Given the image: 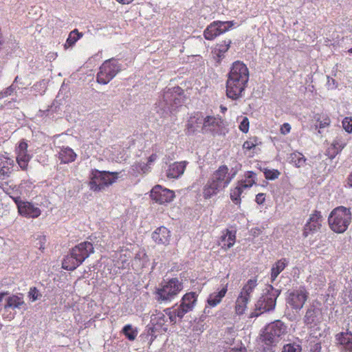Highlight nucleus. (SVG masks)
<instances>
[{"instance_id":"5701e85b","label":"nucleus","mask_w":352,"mask_h":352,"mask_svg":"<svg viewBox=\"0 0 352 352\" xmlns=\"http://www.w3.org/2000/svg\"><path fill=\"white\" fill-rule=\"evenodd\" d=\"M170 231L164 226L157 228L152 234V239L158 244H166L168 242Z\"/></svg>"},{"instance_id":"2eb2a0df","label":"nucleus","mask_w":352,"mask_h":352,"mask_svg":"<svg viewBox=\"0 0 352 352\" xmlns=\"http://www.w3.org/2000/svg\"><path fill=\"white\" fill-rule=\"evenodd\" d=\"M197 294L196 292L186 294L182 298L181 304L178 307V318H182L184 315L192 311L196 304Z\"/></svg>"},{"instance_id":"f704fd0d","label":"nucleus","mask_w":352,"mask_h":352,"mask_svg":"<svg viewBox=\"0 0 352 352\" xmlns=\"http://www.w3.org/2000/svg\"><path fill=\"white\" fill-rule=\"evenodd\" d=\"M121 333L129 340L133 341L138 336V329L137 327L132 326L130 324H126L123 327Z\"/></svg>"},{"instance_id":"b1692460","label":"nucleus","mask_w":352,"mask_h":352,"mask_svg":"<svg viewBox=\"0 0 352 352\" xmlns=\"http://www.w3.org/2000/svg\"><path fill=\"white\" fill-rule=\"evenodd\" d=\"M228 291V285H224L219 292L210 294L207 299L208 305L210 307H214L219 305Z\"/></svg>"},{"instance_id":"6ab92c4d","label":"nucleus","mask_w":352,"mask_h":352,"mask_svg":"<svg viewBox=\"0 0 352 352\" xmlns=\"http://www.w3.org/2000/svg\"><path fill=\"white\" fill-rule=\"evenodd\" d=\"M204 119L200 113H196L190 117L186 124V134L188 135H193L203 125Z\"/></svg>"},{"instance_id":"4be33fe9","label":"nucleus","mask_w":352,"mask_h":352,"mask_svg":"<svg viewBox=\"0 0 352 352\" xmlns=\"http://www.w3.org/2000/svg\"><path fill=\"white\" fill-rule=\"evenodd\" d=\"M332 218L333 220H350L351 219L350 209L344 206H338L331 211L328 220Z\"/></svg>"},{"instance_id":"4c0bfd02","label":"nucleus","mask_w":352,"mask_h":352,"mask_svg":"<svg viewBox=\"0 0 352 352\" xmlns=\"http://www.w3.org/2000/svg\"><path fill=\"white\" fill-rule=\"evenodd\" d=\"M261 144L262 142L258 137L250 136L243 142L242 147L243 150L250 151Z\"/></svg>"},{"instance_id":"7ed1b4c3","label":"nucleus","mask_w":352,"mask_h":352,"mask_svg":"<svg viewBox=\"0 0 352 352\" xmlns=\"http://www.w3.org/2000/svg\"><path fill=\"white\" fill-rule=\"evenodd\" d=\"M287 333V326L280 320H276L266 326L261 335V342L264 352H272L273 347L276 346Z\"/></svg>"},{"instance_id":"a19ab883","label":"nucleus","mask_w":352,"mask_h":352,"mask_svg":"<svg viewBox=\"0 0 352 352\" xmlns=\"http://www.w3.org/2000/svg\"><path fill=\"white\" fill-rule=\"evenodd\" d=\"M244 190H245L238 184L230 190V198L234 204H239L241 203V196Z\"/></svg>"},{"instance_id":"052dcab7","label":"nucleus","mask_w":352,"mask_h":352,"mask_svg":"<svg viewBox=\"0 0 352 352\" xmlns=\"http://www.w3.org/2000/svg\"><path fill=\"white\" fill-rule=\"evenodd\" d=\"M347 184L350 187L352 188V172L350 173L347 178Z\"/></svg>"},{"instance_id":"9b49d317","label":"nucleus","mask_w":352,"mask_h":352,"mask_svg":"<svg viewBox=\"0 0 352 352\" xmlns=\"http://www.w3.org/2000/svg\"><path fill=\"white\" fill-rule=\"evenodd\" d=\"M151 199L160 205L170 203L175 197V192L163 187L161 185H155L150 192Z\"/></svg>"},{"instance_id":"09e8293b","label":"nucleus","mask_w":352,"mask_h":352,"mask_svg":"<svg viewBox=\"0 0 352 352\" xmlns=\"http://www.w3.org/2000/svg\"><path fill=\"white\" fill-rule=\"evenodd\" d=\"M158 330H155V327L151 325V324L147 326V336H151V342H153L156 338L155 333Z\"/></svg>"},{"instance_id":"0eeeda50","label":"nucleus","mask_w":352,"mask_h":352,"mask_svg":"<svg viewBox=\"0 0 352 352\" xmlns=\"http://www.w3.org/2000/svg\"><path fill=\"white\" fill-rule=\"evenodd\" d=\"M234 24V21H214L205 29L204 36L206 40L212 41L221 34L229 31Z\"/></svg>"},{"instance_id":"f257e3e1","label":"nucleus","mask_w":352,"mask_h":352,"mask_svg":"<svg viewBox=\"0 0 352 352\" xmlns=\"http://www.w3.org/2000/svg\"><path fill=\"white\" fill-rule=\"evenodd\" d=\"M250 78L247 65L242 61H234L228 74L226 80V96L232 100L241 98L245 92Z\"/></svg>"},{"instance_id":"a18cd8bd","label":"nucleus","mask_w":352,"mask_h":352,"mask_svg":"<svg viewBox=\"0 0 352 352\" xmlns=\"http://www.w3.org/2000/svg\"><path fill=\"white\" fill-rule=\"evenodd\" d=\"M164 311L166 312V316H168L170 322L176 323V318H178V307L173 311L170 309H166Z\"/></svg>"},{"instance_id":"bf43d9fd","label":"nucleus","mask_w":352,"mask_h":352,"mask_svg":"<svg viewBox=\"0 0 352 352\" xmlns=\"http://www.w3.org/2000/svg\"><path fill=\"white\" fill-rule=\"evenodd\" d=\"M315 221H307V223H306L305 226V232H307V230L308 229L311 230V223H314Z\"/></svg>"},{"instance_id":"6e6d98bb","label":"nucleus","mask_w":352,"mask_h":352,"mask_svg":"<svg viewBox=\"0 0 352 352\" xmlns=\"http://www.w3.org/2000/svg\"><path fill=\"white\" fill-rule=\"evenodd\" d=\"M12 200L16 204L18 210H19V206L22 203H25V201H22L20 197H12Z\"/></svg>"},{"instance_id":"bb28decb","label":"nucleus","mask_w":352,"mask_h":352,"mask_svg":"<svg viewBox=\"0 0 352 352\" xmlns=\"http://www.w3.org/2000/svg\"><path fill=\"white\" fill-rule=\"evenodd\" d=\"M346 143L339 139L334 140L326 151V155L331 160L333 159L345 147Z\"/></svg>"},{"instance_id":"de8ad7c7","label":"nucleus","mask_w":352,"mask_h":352,"mask_svg":"<svg viewBox=\"0 0 352 352\" xmlns=\"http://www.w3.org/2000/svg\"><path fill=\"white\" fill-rule=\"evenodd\" d=\"M249 125H250V122H249V120L247 117H244L242 120V121L240 122V124H239V129L246 133L248 132L249 131Z\"/></svg>"},{"instance_id":"4468645a","label":"nucleus","mask_w":352,"mask_h":352,"mask_svg":"<svg viewBox=\"0 0 352 352\" xmlns=\"http://www.w3.org/2000/svg\"><path fill=\"white\" fill-rule=\"evenodd\" d=\"M228 170L229 169L227 166H220L212 175L210 180L221 189L225 188L230 183L232 178L230 176Z\"/></svg>"},{"instance_id":"0e129e2a","label":"nucleus","mask_w":352,"mask_h":352,"mask_svg":"<svg viewBox=\"0 0 352 352\" xmlns=\"http://www.w3.org/2000/svg\"><path fill=\"white\" fill-rule=\"evenodd\" d=\"M348 53L352 54V47L348 50Z\"/></svg>"},{"instance_id":"864d4df0","label":"nucleus","mask_w":352,"mask_h":352,"mask_svg":"<svg viewBox=\"0 0 352 352\" xmlns=\"http://www.w3.org/2000/svg\"><path fill=\"white\" fill-rule=\"evenodd\" d=\"M157 155L153 153L147 159V163L151 166L152 164L157 160Z\"/></svg>"},{"instance_id":"ea45409f","label":"nucleus","mask_w":352,"mask_h":352,"mask_svg":"<svg viewBox=\"0 0 352 352\" xmlns=\"http://www.w3.org/2000/svg\"><path fill=\"white\" fill-rule=\"evenodd\" d=\"M151 169V166L146 162H135L132 166V170L138 174H145L148 173Z\"/></svg>"},{"instance_id":"c9c22d12","label":"nucleus","mask_w":352,"mask_h":352,"mask_svg":"<svg viewBox=\"0 0 352 352\" xmlns=\"http://www.w3.org/2000/svg\"><path fill=\"white\" fill-rule=\"evenodd\" d=\"M82 33L79 32L77 29L74 30L69 33L66 40L65 47L67 48L72 47L80 38L82 37Z\"/></svg>"},{"instance_id":"3c124183","label":"nucleus","mask_w":352,"mask_h":352,"mask_svg":"<svg viewBox=\"0 0 352 352\" xmlns=\"http://www.w3.org/2000/svg\"><path fill=\"white\" fill-rule=\"evenodd\" d=\"M29 296L32 301H35L38 298L39 292L36 287H34L33 289H30L29 292Z\"/></svg>"},{"instance_id":"ddd939ff","label":"nucleus","mask_w":352,"mask_h":352,"mask_svg":"<svg viewBox=\"0 0 352 352\" xmlns=\"http://www.w3.org/2000/svg\"><path fill=\"white\" fill-rule=\"evenodd\" d=\"M28 144L24 139L19 141L15 148L16 161L23 170H27L28 164L32 158L28 153Z\"/></svg>"},{"instance_id":"423d86ee","label":"nucleus","mask_w":352,"mask_h":352,"mask_svg":"<svg viewBox=\"0 0 352 352\" xmlns=\"http://www.w3.org/2000/svg\"><path fill=\"white\" fill-rule=\"evenodd\" d=\"M117 175V173L100 171L96 169L92 170L91 179L89 183L90 189L94 192L104 190L116 182Z\"/></svg>"},{"instance_id":"e2e57ef3","label":"nucleus","mask_w":352,"mask_h":352,"mask_svg":"<svg viewBox=\"0 0 352 352\" xmlns=\"http://www.w3.org/2000/svg\"><path fill=\"white\" fill-rule=\"evenodd\" d=\"M221 109L223 113H224L226 111H227V108L223 106H221Z\"/></svg>"},{"instance_id":"39448f33","label":"nucleus","mask_w":352,"mask_h":352,"mask_svg":"<svg viewBox=\"0 0 352 352\" xmlns=\"http://www.w3.org/2000/svg\"><path fill=\"white\" fill-rule=\"evenodd\" d=\"M182 289L183 283L177 278L164 281L155 292V299L161 303L170 302Z\"/></svg>"},{"instance_id":"7c9ffc66","label":"nucleus","mask_w":352,"mask_h":352,"mask_svg":"<svg viewBox=\"0 0 352 352\" xmlns=\"http://www.w3.org/2000/svg\"><path fill=\"white\" fill-rule=\"evenodd\" d=\"M76 154L69 147H63L58 153V159L61 163L68 164L76 160Z\"/></svg>"},{"instance_id":"c756f323","label":"nucleus","mask_w":352,"mask_h":352,"mask_svg":"<svg viewBox=\"0 0 352 352\" xmlns=\"http://www.w3.org/2000/svg\"><path fill=\"white\" fill-rule=\"evenodd\" d=\"M243 177L237 184L244 190L251 188L256 182V174L253 171L245 172Z\"/></svg>"},{"instance_id":"c85d7f7f","label":"nucleus","mask_w":352,"mask_h":352,"mask_svg":"<svg viewBox=\"0 0 352 352\" xmlns=\"http://www.w3.org/2000/svg\"><path fill=\"white\" fill-rule=\"evenodd\" d=\"M231 43L230 39L224 40L214 47L213 54L217 56L218 63H220L224 57V54L229 50Z\"/></svg>"},{"instance_id":"4d7b16f0","label":"nucleus","mask_w":352,"mask_h":352,"mask_svg":"<svg viewBox=\"0 0 352 352\" xmlns=\"http://www.w3.org/2000/svg\"><path fill=\"white\" fill-rule=\"evenodd\" d=\"M116 1L122 5H128V4L131 3L133 1V0H116Z\"/></svg>"},{"instance_id":"79ce46f5","label":"nucleus","mask_w":352,"mask_h":352,"mask_svg":"<svg viewBox=\"0 0 352 352\" xmlns=\"http://www.w3.org/2000/svg\"><path fill=\"white\" fill-rule=\"evenodd\" d=\"M264 176L266 179L268 180H274L280 175V173L277 169H267L265 168L263 170Z\"/></svg>"},{"instance_id":"393cba45","label":"nucleus","mask_w":352,"mask_h":352,"mask_svg":"<svg viewBox=\"0 0 352 352\" xmlns=\"http://www.w3.org/2000/svg\"><path fill=\"white\" fill-rule=\"evenodd\" d=\"M320 310L314 305H311L307 310L303 320L305 324H316L318 321Z\"/></svg>"},{"instance_id":"cd10ccee","label":"nucleus","mask_w":352,"mask_h":352,"mask_svg":"<svg viewBox=\"0 0 352 352\" xmlns=\"http://www.w3.org/2000/svg\"><path fill=\"white\" fill-rule=\"evenodd\" d=\"M289 261L285 258H282L278 260L272 267L271 269V280L274 282L278 276L285 269L288 265Z\"/></svg>"},{"instance_id":"f3484780","label":"nucleus","mask_w":352,"mask_h":352,"mask_svg":"<svg viewBox=\"0 0 352 352\" xmlns=\"http://www.w3.org/2000/svg\"><path fill=\"white\" fill-rule=\"evenodd\" d=\"M18 212L21 216L32 219H36L41 214V210L37 205L28 201L19 206Z\"/></svg>"},{"instance_id":"13d9d810","label":"nucleus","mask_w":352,"mask_h":352,"mask_svg":"<svg viewBox=\"0 0 352 352\" xmlns=\"http://www.w3.org/2000/svg\"><path fill=\"white\" fill-rule=\"evenodd\" d=\"M45 239L44 236H41V239H40V245H39V250H43L44 249V242H43L42 241H45Z\"/></svg>"},{"instance_id":"6e6552de","label":"nucleus","mask_w":352,"mask_h":352,"mask_svg":"<svg viewBox=\"0 0 352 352\" xmlns=\"http://www.w3.org/2000/svg\"><path fill=\"white\" fill-rule=\"evenodd\" d=\"M120 70V67L117 61L112 60L105 61L100 67L97 74V82L102 85L107 84Z\"/></svg>"},{"instance_id":"9d476101","label":"nucleus","mask_w":352,"mask_h":352,"mask_svg":"<svg viewBox=\"0 0 352 352\" xmlns=\"http://www.w3.org/2000/svg\"><path fill=\"white\" fill-rule=\"evenodd\" d=\"M10 309L12 310H25L27 309L23 294H19L18 295H12L6 298V302L4 305V313L3 314V318H6L8 320H12L15 316V313H8Z\"/></svg>"},{"instance_id":"a211bd4d","label":"nucleus","mask_w":352,"mask_h":352,"mask_svg":"<svg viewBox=\"0 0 352 352\" xmlns=\"http://www.w3.org/2000/svg\"><path fill=\"white\" fill-rule=\"evenodd\" d=\"M151 325L155 327V330H168V319L165 314L155 310L151 316Z\"/></svg>"},{"instance_id":"69168bd1","label":"nucleus","mask_w":352,"mask_h":352,"mask_svg":"<svg viewBox=\"0 0 352 352\" xmlns=\"http://www.w3.org/2000/svg\"><path fill=\"white\" fill-rule=\"evenodd\" d=\"M207 309H208L207 307H206V308L204 309V313H206H206H209V311H207Z\"/></svg>"},{"instance_id":"f8f14e48","label":"nucleus","mask_w":352,"mask_h":352,"mask_svg":"<svg viewBox=\"0 0 352 352\" xmlns=\"http://www.w3.org/2000/svg\"><path fill=\"white\" fill-rule=\"evenodd\" d=\"M223 129V120L220 116H208L204 119L201 131L203 133H210L212 135L221 134Z\"/></svg>"},{"instance_id":"20e7f679","label":"nucleus","mask_w":352,"mask_h":352,"mask_svg":"<svg viewBox=\"0 0 352 352\" xmlns=\"http://www.w3.org/2000/svg\"><path fill=\"white\" fill-rule=\"evenodd\" d=\"M280 294V290L269 285L264 293L255 304V309L250 313L249 318L258 317L261 314L274 309L276 299Z\"/></svg>"},{"instance_id":"c03bdc74","label":"nucleus","mask_w":352,"mask_h":352,"mask_svg":"<svg viewBox=\"0 0 352 352\" xmlns=\"http://www.w3.org/2000/svg\"><path fill=\"white\" fill-rule=\"evenodd\" d=\"M317 122H319V127L323 129L330 125L331 120L327 115L322 114L317 118Z\"/></svg>"},{"instance_id":"aec40b11","label":"nucleus","mask_w":352,"mask_h":352,"mask_svg":"<svg viewBox=\"0 0 352 352\" xmlns=\"http://www.w3.org/2000/svg\"><path fill=\"white\" fill-rule=\"evenodd\" d=\"M187 162H176L170 164L166 170V177L171 179L179 178L185 171Z\"/></svg>"},{"instance_id":"1a4fd4ad","label":"nucleus","mask_w":352,"mask_h":352,"mask_svg":"<svg viewBox=\"0 0 352 352\" xmlns=\"http://www.w3.org/2000/svg\"><path fill=\"white\" fill-rule=\"evenodd\" d=\"M309 297V292L305 287H299L288 291L287 302L296 311L300 310Z\"/></svg>"},{"instance_id":"f03ea898","label":"nucleus","mask_w":352,"mask_h":352,"mask_svg":"<svg viewBox=\"0 0 352 352\" xmlns=\"http://www.w3.org/2000/svg\"><path fill=\"white\" fill-rule=\"evenodd\" d=\"M94 252V248L90 241H84L76 245L71 250L70 254L64 258L63 268L69 271L74 270Z\"/></svg>"},{"instance_id":"49530a36","label":"nucleus","mask_w":352,"mask_h":352,"mask_svg":"<svg viewBox=\"0 0 352 352\" xmlns=\"http://www.w3.org/2000/svg\"><path fill=\"white\" fill-rule=\"evenodd\" d=\"M342 124L344 129L347 133H352V117L344 118L342 122Z\"/></svg>"},{"instance_id":"58836bf2","label":"nucleus","mask_w":352,"mask_h":352,"mask_svg":"<svg viewBox=\"0 0 352 352\" xmlns=\"http://www.w3.org/2000/svg\"><path fill=\"white\" fill-rule=\"evenodd\" d=\"M291 162L293 163L296 167H302L305 164L306 158L299 152H294L290 155Z\"/></svg>"},{"instance_id":"8fccbe9b","label":"nucleus","mask_w":352,"mask_h":352,"mask_svg":"<svg viewBox=\"0 0 352 352\" xmlns=\"http://www.w3.org/2000/svg\"><path fill=\"white\" fill-rule=\"evenodd\" d=\"M291 130H292L291 125L289 123L285 122L280 126V133L282 135H287L288 133H289L291 132Z\"/></svg>"},{"instance_id":"603ef678","label":"nucleus","mask_w":352,"mask_h":352,"mask_svg":"<svg viewBox=\"0 0 352 352\" xmlns=\"http://www.w3.org/2000/svg\"><path fill=\"white\" fill-rule=\"evenodd\" d=\"M266 195L265 193H258L256 195L255 201L258 205H262L265 201Z\"/></svg>"},{"instance_id":"473e14b6","label":"nucleus","mask_w":352,"mask_h":352,"mask_svg":"<svg viewBox=\"0 0 352 352\" xmlns=\"http://www.w3.org/2000/svg\"><path fill=\"white\" fill-rule=\"evenodd\" d=\"M220 190L221 189L209 179L204 186L203 197L205 199H209L216 195Z\"/></svg>"},{"instance_id":"37998d69","label":"nucleus","mask_w":352,"mask_h":352,"mask_svg":"<svg viewBox=\"0 0 352 352\" xmlns=\"http://www.w3.org/2000/svg\"><path fill=\"white\" fill-rule=\"evenodd\" d=\"M301 351L300 345L296 343L285 344L282 349V352H301Z\"/></svg>"},{"instance_id":"680f3d73","label":"nucleus","mask_w":352,"mask_h":352,"mask_svg":"<svg viewBox=\"0 0 352 352\" xmlns=\"http://www.w3.org/2000/svg\"><path fill=\"white\" fill-rule=\"evenodd\" d=\"M6 293H0V302L2 301L3 296H5Z\"/></svg>"},{"instance_id":"e433bc0d","label":"nucleus","mask_w":352,"mask_h":352,"mask_svg":"<svg viewBox=\"0 0 352 352\" xmlns=\"http://www.w3.org/2000/svg\"><path fill=\"white\" fill-rule=\"evenodd\" d=\"M330 228L336 233H343L349 226V221H327Z\"/></svg>"},{"instance_id":"5fc2aeb1","label":"nucleus","mask_w":352,"mask_h":352,"mask_svg":"<svg viewBox=\"0 0 352 352\" xmlns=\"http://www.w3.org/2000/svg\"><path fill=\"white\" fill-rule=\"evenodd\" d=\"M322 218L321 212L318 210H315L314 212L310 216L309 220H318Z\"/></svg>"},{"instance_id":"72a5a7b5","label":"nucleus","mask_w":352,"mask_h":352,"mask_svg":"<svg viewBox=\"0 0 352 352\" xmlns=\"http://www.w3.org/2000/svg\"><path fill=\"white\" fill-rule=\"evenodd\" d=\"M257 286V279L256 278H251L248 280L246 284L243 287L239 295L247 297L250 300V295Z\"/></svg>"},{"instance_id":"412c9836","label":"nucleus","mask_w":352,"mask_h":352,"mask_svg":"<svg viewBox=\"0 0 352 352\" xmlns=\"http://www.w3.org/2000/svg\"><path fill=\"white\" fill-rule=\"evenodd\" d=\"M338 344L342 346L344 352H352V333L346 331L336 335Z\"/></svg>"},{"instance_id":"2f4dec72","label":"nucleus","mask_w":352,"mask_h":352,"mask_svg":"<svg viewBox=\"0 0 352 352\" xmlns=\"http://www.w3.org/2000/svg\"><path fill=\"white\" fill-rule=\"evenodd\" d=\"M250 300L247 297L239 294L235 301L234 311L237 316H241L245 314L247 309V305Z\"/></svg>"},{"instance_id":"a878e982","label":"nucleus","mask_w":352,"mask_h":352,"mask_svg":"<svg viewBox=\"0 0 352 352\" xmlns=\"http://www.w3.org/2000/svg\"><path fill=\"white\" fill-rule=\"evenodd\" d=\"M221 239L223 248L228 250L232 248L236 240V230L233 228L226 229V232L223 233Z\"/></svg>"},{"instance_id":"dca6fc26","label":"nucleus","mask_w":352,"mask_h":352,"mask_svg":"<svg viewBox=\"0 0 352 352\" xmlns=\"http://www.w3.org/2000/svg\"><path fill=\"white\" fill-rule=\"evenodd\" d=\"M14 166V161L7 153H0V179L10 177Z\"/></svg>"}]
</instances>
